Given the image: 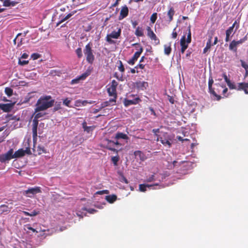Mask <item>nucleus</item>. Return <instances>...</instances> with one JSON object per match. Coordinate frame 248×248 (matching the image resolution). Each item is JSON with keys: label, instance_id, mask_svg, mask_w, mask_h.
<instances>
[{"label": "nucleus", "instance_id": "2", "mask_svg": "<svg viewBox=\"0 0 248 248\" xmlns=\"http://www.w3.org/2000/svg\"><path fill=\"white\" fill-rule=\"evenodd\" d=\"M92 46V44L90 42L89 43L86 45L83 50L84 53L86 57V61L90 64H93L95 59Z\"/></svg>", "mask_w": 248, "mask_h": 248}, {"label": "nucleus", "instance_id": "28", "mask_svg": "<svg viewBox=\"0 0 248 248\" xmlns=\"http://www.w3.org/2000/svg\"><path fill=\"white\" fill-rule=\"evenodd\" d=\"M164 47V53L167 55H169L171 51V43H170L168 45H165Z\"/></svg>", "mask_w": 248, "mask_h": 248}, {"label": "nucleus", "instance_id": "18", "mask_svg": "<svg viewBox=\"0 0 248 248\" xmlns=\"http://www.w3.org/2000/svg\"><path fill=\"white\" fill-rule=\"evenodd\" d=\"M174 14L175 11L174 8L172 7H170L167 12V16H168L169 18L167 21L169 23H170L173 20V16L174 15Z\"/></svg>", "mask_w": 248, "mask_h": 248}, {"label": "nucleus", "instance_id": "3", "mask_svg": "<svg viewBox=\"0 0 248 248\" xmlns=\"http://www.w3.org/2000/svg\"><path fill=\"white\" fill-rule=\"evenodd\" d=\"M118 84V82L115 80H112L110 85L107 89L109 96L112 97L110 99V101H116V100L117 97L116 88Z\"/></svg>", "mask_w": 248, "mask_h": 248}, {"label": "nucleus", "instance_id": "14", "mask_svg": "<svg viewBox=\"0 0 248 248\" xmlns=\"http://www.w3.org/2000/svg\"><path fill=\"white\" fill-rule=\"evenodd\" d=\"M181 53L184 54L188 47V43L186 42V37L184 35L180 39Z\"/></svg>", "mask_w": 248, "mask_h": 248}, {"label": "nucleus", "instance_id": "10", "mask_svg": "<svg viewBox=\"0 0 248 248\" xmlns=\"http://www.w3.org/2000/svg\"><path fill=\"white\" fill-rule=\"evenodd\" d=\"M15 103L1 104L0 103V109L5 112H9L13 109Z\"/></svg>", "mask_w": 248, "mask_h": 248}, {"label": "nucleus", "instance_id": "34", "mask_svg": "<svg viewBox=\"0 0 248 248\" xmlns=\"http://www.w3.org/2000/svg\"><path fill=\"white\" fill-rule=\"evenodd\" d=\"M227 84L230 89H235L238 90V83L237 84V85H236L234 83L232 82L230 80V81H228V82Z\"/></svg>", "mask_w": 248, "mask_h": 248}, {"label": "nucleus", "instance_id": "47", "mask_svg": "<svg viewBox=\"0 0 248 248\" xmlns=\"http://www.w3.org/2000/svg\"><path fill=\"white\" fill-rule=\"evenodd\" d=\"M247 40V37L246 36L243 38L241 39L240 40L236 41V43L237 45L241 44L245 42Z\"/></svg>", "mask_w": 248, "mask_h": 248}, {"label": "nucleus", "instance_id": "64", "mask_svg": "<svg viewBox=\"0 0 248 248\" xmlns=\"http://www.w3.org/2000/svg\"><path fill=\"white\" fill-rule=\"evenodd\" d=\"M168 99H169V102L173 104L174 103V99L173 98V97L172 96H170V95L168 96Z\"/></svg>", "mask_w": 248, "mask_h": 248}, {"label": "nucleus", "instance_id": "17", "mask_svg": "<svg viewBox=\"0 0 248 248\" xmlns=\"http://www.w3.org/2000/svg\"><path fill=\"white\" fill-rule=\"evenodd\" d=\"M140 99L138 97L134 98L133 100L124 99V105L125 106L127 107L131 105H135L138 103Z\"/></svg>", "mask_w": 248, "mask_h": 248}, {"label": "nucleus", "instance_id": "27", "mask_svg": "<svg viewBox=\"0 0 248 248\" xmlns=\"http://www.w3.org/2000/svg\"><path fill=\"white\" fill-rule=\"evenodd\" d=\"M237 45L236 43V41H232L229 45V49L234 51V52H237Z\"/></svg>", "mask_w": 248, "mask_h": 248}, {"label": "nucleus", "instance_id": "58", "mask_svg": "<svg viewBox=\"0 0 248 248\" xmlns=\"http://www.w3.org/2000/svg\"><path fill=\"white\" fill-rule=\"evenodd\" d=\"M45 114V113H43L41 112H38L35 115L34 117L36 118H37L38 119L39 118L43 117Z\"/></svg>", "mask_w": 248, "mask_h": 248}, {"label": "nucleus", "instance_id": "60", "mask_svg": "<svg viewBox=\"0 0 248 248\" xmlns=\"http://www.w3.org/2000/svg\"><path fill=\"white\" fill-rule=\"evenodd\" d=\"M176 30V28H174L173 29V31H172V38H173V39H175L176 38L177 36V32L175 31Z\"/></svg>", "mask_w": 248, "mask_h": 248}, {"label": "nucleus", "instance_id": "56", "mask_svg": "<svg viewBox=\"0 0 248 248\" xmlns=\"http://www.w3.org/2000/svg\"><path fill=\"white\" fill-rule=\"evenodd\" d=\"M40 56V55L38 53H33L31 55V57L32 58L33 60H37L38 59Z\"/></svg>", "mask_w": 248, "mask_h": 248}, {"label": "nucleus", "instance_id": "13", "mask_svg": "<svg viewBox=\"0 0 248 248\" xmlns=\"http://www.w3.org/2000/svg\"><path fill=\"white\" fill-rule=\"evenodd\" d=\"M106 144L105 145V148L109 150L112 151L116 153H118V151L114 148V141L106 139Z\"/></svg>", "mask_w": 248, "mask_h": 248}, {"label": "nucleus", "instance_id": "29", "mask_svg": "<svg viewBox=\"0 0 248 248\" xmlns=\"http://www.w3.org/2000/svg\"><path fill=\"white\" fill-rule=\"evenodd\" d=\"M82 127L84 129L85 131H86L88 133H89L90 131H92L94 128V126H88L87 125V123L84 121L82 123Z\"/></svg>", "mask_w": 248, "mask_h": 248}, {"label": "nucleus", "instance_id": "32", "mask_svg": "<svg viewBox=\"0 0 248 248\" xmlns=\"http://www.w3.org/2000/svg\"><path fill=\"white\" fill-rule=\"evenodd\" d=\"M17 3L16 2L11 0H5L3 2V6L6 7L14 6Z\"/></svg>", "mask_w": 248, "mask_h": 248}, {"label": "nucleus", "instance_id": "38", "mask_svg": "<svg viewBox=\"0 0 248 248\" xmlns=\"http://www.w3.org/2000/svg\"><path fill=\"white\" fill-rule=\"evenodd\" d=\"M77 104H79V105L77 104V106H86L87 103L91 104L92 102H88L87 100H84V101H76Z\"/></svg>", "mask_w": 248, "mask_h": 248}, {"label": "nucleus", "instance_id": "55", "mask_svg": "<svg viewBox=\"0 0 248 248\" xmlns=\"http://www.w3.org/2000/svg\"><path fill=\"white\" fill-rule=\"evenodd\" d=\"M233 28L232 27H230L226 31V34L231 35L233 31Z\"/></svg>", "mask_w": 248, "mask_h": 248}, {"label": "nucleus", "instance_id": "5", "mask_svg": "<svg viewBox=\"0 0 248 248\" xmlns=\"http://www.w3.org/2000/svg\"><path fill=\"white\" fill-rule=\"evenodd\" d=\"M213 83L214 80L213 79V78L212 77H210L209 78L208 81L209 92L210 93V94L212 95V98L214 100L219 101L221 98V96L217 94V93L214 90V89L212 88V85Z\"/></svg>", "mask_w": 248, "mask_h": 248}, {"label": "nucleus", "instance_id": "63", "mask_svg": "<svg viewBox=\"0 0 248 248\" xmlns=\"http://www.w3.org/2000/svg\"><path fill=\"white\" fill-rule=\"evenodd\" d=\"M22 34V33H18L17 34V35H16V37L14 39L13 42L15 44H16V41H19V37H20L21 35Z\"/></svg>", "mask_w": 248, "mask_h": 248}, {"label": "nucleus", "instance_id": "24", "mask_svg": "<svg viewBox=\"0 0 248 248\" xmlns=\"http://www.w3.org/2000/svg\"><path fill=\"white\" fill-rule=\"evenodd\" d=\"M77 12L76 11H73L71 12V13H69L68 15H67L65 17L62 18L61 20L57 23V25H59V24H61L65 20L68 19L69 18H70L73 15H74Z\"/></svg>", "mask_w": 248, "mask_h": 248}, {"label": "nucleus", "instance_id": "31", "mask_svg": "<svg viewBox=\"0 0 248 248\" xmlns=\"http://www.w3.org/2000/svg\"><path fill=\"white\" fill-rule=\"evenodd\" d=\"M135 34L138 37L143 36L144 35V32L142 28L138 27L135 31Z\"/></svg>", "mask_w": 248, "mask_h": 248}, {"label": "nucleus", "instance_id": "8", "mask_svg": "<svg viewBox=\"0 0 248 248\" xmlns=\"http://www.w3.org/2000/svg\"><path fill=\"white\" fill-rule=\"evenodd\" d=\"M147 35L152 40L154 41V44L155 45H158L160 44V40L157 37L155 34L153 32L152 30L150 27H147Z\"/></svg>", "mask_w": 248, "mask_h": 248}, {"label": "nucleus", "instance_id": "25", "mask_svg": "<svg viewBox=\"0 0 248 248\" xmlns=\"http://www.w3.org/2000/svg\"><path fill=\"white\" fill-rule=\"evenodd\" d=\"M159 186L158 184H155L153 185H150L148 184H140L139 185V189L140 191L142 192H145L146 190V187H149L153 186Z\"/></svg>", "mask_w": 248, "mask_h": 248}, {"label": "nucleus", "instance_id": "54", "mask_svg": "<svg viewBox=\"0 0 248 248\" xmlns=\"http://www.w3.org/2000/svg\"><path fill=\"white\" fill-rule=\"evenodd\" d=\"M191 32H190V31L189 30V32L187 35V36L186 42L189 44L191 42Z\"/></svg>", "mask_w": 248, "mask_h": 248}, {"label": "nucleus", "instance_id": "1", "mask_svg": "<svg viewBox=\"0 0 248 248\" xmlns=\"http://www.w3.org/2000/svg\"><path fill=\"white\" fill-rule=\"evenodd\" d=\"M54 103V100L52 99L50 95H46L41 96L37 101L35 112H38L43 111L52 107Z\"/></svg>", "mask_w": 248, "mask_h": 248}, {"label": "nucleus", "instance_id": "6", "mask_svg": "<svg viewBox=\"0 0 248 248\" xmlns=\"http://www.w3.org/2000/svg\"><path fill=\"white\" fill-rule=\"evenodd\" d=\"M41 192V188L38 186H35L25 190L23 192V194L27 197L32 198L34 195Z\"/></svg>", "mask_w": 248, "mask_h": 248}, {"label": "nucleus", "instance_id": "20", "mask_svg": "<svg viewBox=\"0 0 248 248\" xmlns=\"http://www.w3.org/2000/svg\"><path fill=\"white\" fill-rule=\"evenodd\" d=\"M12 208V207H9L7 205L2 204L0 205V213L8 214L10 212Z\"/></svg>", "mask_w": 248, "mask_h": 248}, {"label": "nucleus", "instance_id": "43", "mask_svg": "<svg viewBox=\"0 0 248 248\" xmlns=\"http://www.w3.org/2000/svg\"><path fill=\"white\" fill-rule=\"evenodd\" d=\"M118 62L120 64L119 66H118L119 70L120 71H121V72H122V73L124 72V70H125V69H124V66L122 61H119Z\"/></svg>", "mask_w": 248, "mask_h": 248}, {"label": "nucleus", "instance_id": "53", "mask_svg": "<svg viewBox=\"0 0 248 248\" xmlns=\"http://www.w3.org/2000/svg\"><path fill=\"white\" fill-rule=\"evenodd\" d=\"M24 152L25 155L26 154H27L29 155H30L31 154V149H30V147H27L25 150H24Z\"/></svg>", "mask_w": 248, "mask_h": 248}, {"label": "nucleus", "instance_id": "23", "mask_svg": "<svg viewBox=\"0 0 248 248\" xmlns=\"http://www.w3.org/2000/svg\"><path fill=\"white\" fill-rule=\"evenodd\" d=\"M170 138H160V141L162 144H163L165 146H168L169 148H170L171 146V143L170 142Z\"/></svg>", "mask_w": 248, "mask_h": 248}, {"label": "nucleus", "instance_id": "40", "mask_svg": "<svg viewBox=\"0 0 248 248\" xmlns=\"http://www.w3.org/2000/svg\"><path fill=\"white\" fill-rule=\"evenodd\" d=\"M157 15L156 13H154L150 17V21L152 22V23L154 24L155 23L157 19Z\"/></svg>", "mask_w": 248, "mask_h": 248}, {"label": "nucleus", "instance_id": "57", "mask_svg": "<svg viewBox=\"0 0 248 248\" xmlns=\"http://www.w3.org/2000/svg\"><path fill=\"white\" fill-rule=\"evenodd\" d=\"M155 180V175H151L150 176H149L146 180V181L147 182H151L152 181H154Z\"/></svg>", "mask_w": 248, "mask_h": 248}, {"label": "nucleus", "instance_id": "7", "mask_svg": "<svg viewBox=\"0 0 248 248\" xmlns=\"http://www.w3.org/2000/svg\"><path fill=\"white\" fill-rule=\"evenodd\" d=\"M132 46H140V48L138 51L135 53L132 58L128 61V63L130 65H133L135 63V61L138 60L143 51V48L139 44L135 43L133 44Z\"/></svg>", "mask_w": 248, "mask_h": 248}, {"label": "nucleus", "instance_id": "52", "mask_svg": "<svg viewBox=\"0 0 248 248\" xmlns=\"http://www.w3.org/2000/svg\"><path fill=\"white\" fill-rule=\"evenodd\" d=\"M120 174L121 175V182H124L125 184H128V181L127 179L124 176V175L122 173H120Z\"/></svg>", "mask_w": 248, "mask_h": 248}, {"label": "nucleus", "instance_id": "11", "mask_svg": "<svg viewBox=\"0 0 248 248\" xmlns=\"http://www.w3.org/2000/svg\"><path fill=\"white\" fill-rule=\"evenodd\" d=\"M38 125V119L35 117L32 121V137L33 139H36L37 136V127Z\"/></svg>", "mask_w": 248, "mask_h": 248}, {"label": "nucleus", "instance_id": "61", "mask_svg": "<svg viewBox=\"0 0 248 248\" xmlns=\"http://www.w3.org/2000/svg\"><path fill=\"white\" fill-rule=\"evenodd\" d=\"M27 228L29 230H31V231L32 232H38L34 228H32L29 225H27Z\"/></svg>", "mask_w": 248, "mask_h": 248}, {"label": "nucleus", "instance_id": "22", "mask_svg": "<svg viewBox=\"0 0 248 248\" xmlns=\"http://www.w3.org/2000/svg\"><path fill=\"white\" fill-rule=\"evenodd\" d=\"M117 197L115 194L109 195L105 197V200L110 203H113L117 200Z\"/></svg>", "mask_w": 248, "mask_h": 248}, {"label": "nucleus", "instance_id": "12", "mask_svg": "<svg viewBox=\"0 0 248 248\" xmlns=\"http://www.w3.org/2000/svg\"><path fill=\"white\" fill-rule=\"evenodd\" d=\"M128 8L126 5L122 6L118 17L119 20H121L126 17L128 15Z\"/></svg>", "mask_w": 248, "mask_h": 248}, {"label": "nucleus", "instance_id": "62", "mask_svg": "<svg viewBox=\"0 0 248 248\" xmlns=\"http://www.w3.org/2000/svg\"><path fill=\"white\" fill-rule=\"evenodd\" d=\"M80 80V79L78 77L77 78H75V79H74L72 80L71 83L73 84L78 83Z\"/></svg>", "mask_w": 248, "mask_h": 248}, {"label": "nucleus", "instance_id": "48", "mask_svg": "<svg viewBox=\"0 0 248 248\" xmlns=\"http://www.w3.org/2000/svg\"><path fill=\"white\" fill-rule=\"evenodd\" d=\"M235 25H236V29H235V31H236L239 27V20H235L231 27H232L234 28V27L235 26Z\"/></svg>", "mask_w": 248, "mask_h": 248}, {"label": "nucleus", "instance_id": "51", "mask_svg": "<svg viewBox=\"0 0 248 248\" xmlns=\"http://www.w3.org/2000/svg\"><path fill=\"white\" fill-rule=\"evenodd\" d=\"M222 89L223 90H222V94L224 95V97H227L228 95H226V93L228 92V88L226 87L225 85H223V88H222Z\"/></svg>", "mask_w": 248, "mask_h": 248}, {"label": "nucleus", "instance_id": "41", "mask_svg": "<svg viewBox=\"0 0 248 248\" xmlns=\"http://www.w3.org/2000/svg\"><path fill=\"white\" fill-rule=\"evenodd\" d=\"M76 53L77 55L78 58H81L83 55L82 52V49L81 47H78L76 50Z\"/></svg>", "mask_w": 248, "mask_h": 248}, {"label": "nucleus", "instance_id": "33", "mask_svg": "<svg viewBox=\"0 0 248 248\" xmlns=\"http://www.w3.org/2000/svg\"><path fill=\"white\" fill-rule=\"evenodd\" d=\"M91 73V70H87L86 72L82 74L81 76L79 77L80 80L85 79L88 76H89Z\"/></svg>", "mask_w": 248, "mask_h": 248}, {"label": "nucleus", "instance_id": "46", "mask_svg": "<svg viewBox=\"0 0 248 248\" xmlns=\"http://www.w3.org/2000/svg\"><path fill=\"white\" fill-rule=\"evenodd\" d=\"M28 63V61L21 60V59H19L18 60V64L20 65H24L27 64Z\"/></svg>", "mask_w": 248, "mask_h": 248}, {"label": "nucleus", "instance_id": "19", "mask_svg": "<svg viewBox=\"0 0 248 248\" xmlns=\"http://www.w3.org/2000/svg\"><path fill=\"white\" fill-rule=\"evenodd\" d=\"M134 155L136 156L139 157L140 159L142 161H143L147 159L146 155L141 151L138 150L135 151Z\"/></svg>", "mask_w": 248, "mask_h": 248}, {"label": "nucleus", "instance_id": "45", "mask_svg": "<svg viewBox=\"0 0 248 248\" xmlns=\"http://www.w3.org/2000/svg\"><path fill=\"white\" fill-rule=\"evenodd\" d=\"M83 210L87 211L88 213L90 214H94L97 212V210L93 209V208H89L87 209L86 208H84L83 209Z\"/></svg>", "mask_w": 248, "mask_h": 248}, {"label": "nucleus", "instance_id": "49", "mask_svg": "<svg viewBox=\"0 0 248 248\" xmlns=\"http://www.w3.org/2000/svg\"><path fill=\"white\" fill-rule=\"evenodd\" d=\"M119 160V158L117 156H113L111 158V161L114 165H117V162Z\"/></svg>", "mask_w": 248, "mask_h": 248}, {"label": "nucleus", "instance_id": "9", "mask_svg": "<svg viewBox=\"0 0 248 248\" xmlns=\"http://www.w3.org/2000/svg\"><path fill=\"white\" fill-rule=\"evenodd\" d=\"M9 151L11 152V159L13 158H17L23 157L25 155L24 150L23 149H19L17 151H16L14 154L13 149H10Z\"/></svg>", "mask_w": 248, "mask_h": 248}, {"label": "nucleus", "instance_id": "37", "mask_svg": "<svg viewBox=\"0 0 248 248\" xmlns=\"http://www.w3.org/2000/svg\"><path fill=\"white\" fill-rule=\"evenodd\" d=\"M222 88H223V85H220L219 84H216V88L214 89H215L217 91H215L217 93H220L221 90H222Z\"/></svg>", "mask_w": 248, "mask_h": 248}, {"label": "nucleus", "instance_id": "35", "mask_svg": "<svg viewBox=\"0 0 248 248\" xmlns=\"http://www.w3.org/2000/svg\"><path fill=\"white\" fill-rule=\"evenodd\" d=\"M5 93L7 96H11L13 95V91L11 88L6 87L5 89Z\"/></svg>", "mask_w": 248, "mask_h": 248}, {"label": "nucleus", "instance_id": "30", "mask_svg": "<svg viewBox=\"0 0 248 248\" xmlns=\"http://www.w3.org/2000/svg\"><path fill=\"white\" fill-rule=\"evenodd\" d=\"M115 139L117 140L120 139L128 140L129 138L126 134L121 132H118L116 134L115 136Z\"/></svg>", "mask_w": 248, "mask_h": 248}, {"label": "nucleus", "instance_id": "26", "mask_svg": "<svg viewBox=\"0 0 248 248\" xmlns=\"http://www.w3.org/2000/svg\"><path fill=\"white\" fill-rule=\"evenodd\" d=\"M212 39V36H210L207 42L206 46L203 49V53H206V52L211 48Z\"/></svg>", "mask_w": 248, "mask_h": 248}, {"label": "nucleus", "instance_id": "15", "mask_svg": "<svg viewBox=\"0 0 248 248\" xmlns=\"http://www.w3.org/2000/svg\"><path fill=\"white\" fill-rule=\"evenodd\" d=\"M243 90L246 94H248V82L238 83V91Z\"/></svg>", "mask_w": 248, "mask_h": 248}, {"label": "nucleus", "instance_id": "44", "mask_svg": "<svg viewBox=\"0 0 248 248\" xmlns=\"http://www.w3.org/2000/svg\"><path fill=\"white\" fill-rule=\"evenodd\" d=\"M111 102L115 103L116 101H110V99L108 101L104 102V103H103L101 104V108H103L105 107H107V106H109L110 104V103H111Z\"/></svg>", "mask_w": 248, "mask_h": 248}, {"label": "nucleus", "instance_id": "42", "mask_svg": "<svg viewBox=\"0 0 248 248\" xmlns=\"http://www.w3.org/2000/svg\"><path fill=\"white\" fill-rule=\"evenodd\" d=\"M71 99H69L68 98H66L63 100V105L66 107H70V104L71 102Z\"/></svg>", "mask_w": 248, "mask_h": 248}, {"label": "nucleus", "instance_id": "39", "mask_svg": "<svg viewBox=\"0 0 248 248\" xmlns=\"http://www.w3.org/2000/svg\"><path fill=\"white\" fill-rule=\"evenodd\" d=\"M37 151L38 152V154L39 155L46 153V149L45 148V147L41 146H38Z\"/></svg>", "mask_w": 248, "mask_h": 248}, {"label": "nucleus", "instance_id": "50", "mask_svg": "<svg viewBox=\"0 0 248 248\" xmlns=\"http://www.w3.org/2000/svg\"><path fill=\"white\" fill-rule=\"evenodd\" d=\"M109 191L108 190H103L101 191H98L96 192V194L102 195L104 194H108Z\"/></svg>", "mask_w": 248, "mask_h": 248}, {"label": "nucleus", "instance_id": "21", "mask_svg": "<svg viewBox=\"0 0 248 248\" xmlns=\"http://www.w3.org/2000/svg\"><path fill=\"white\" fill-rule=\"evenodd\" d=\"M137 87L141 90H144L148 86V83L145 81H139L136 82Z\"/></svg>", "mask_w": 248, "mask_h": 248}, {"label": "nucleus", "instance_id": "4", "mask_svg": "<svg viewBox=\"0 0 248 248\" xmlns=\"http://www.w3.org/2000/svg\"><path fill=\"white\" fill-rule=\"evenodd\" d=\"M121 29L118 28L117 31H112L110 34H107L106 37V40L110 44H115V42L112 38L118 39L121 36Z\"/></svg>", "mask_w": 248, "mask_h": 248}, {"label": "nucleus", "instance_id": "16", "mask_svg": "<svg viewBox=\"0 0 248 248\" xmlns=\"http://www.w3.org/2000/svg\"><path fill=\"white\" fill-rule=\"evenodd\" d=\"M11 152L8 151L6 153L4 154H2L0 155V162L1 163H4L6 161H9L11 160Z\"/></svg>", "mask_w": 248, "mask_h": 248}, {"label": "nucleus", "instance_id": "59", "mask_svg": "<svg viewBox=\"0 0 248 248\" xmlns=\"http://www.w3.org/2000/svg\"><path fill=\"white\" fill-rule=\"evenodd\" d=\"M39 214V211H36V210H33L32 212L30 213V217H34Z\"/></svg>", "mask_w": 248, "mask_h": 248}, {"label": "nucleus", "instance_id": "36", "mask_svg": "<svg viewBox=\"0 0 248 248\" xmlns=\"http://www.w3.org/2000/svg\"><path fill=\"white\" fill-rule=\"evenodd\" d=\"M241 66L245 68L246 70V74L248 75V64L246 63L244 61L240 60Z\"/></svg>", "mask_w": 248, "mask_h": 248}]
</instances>
